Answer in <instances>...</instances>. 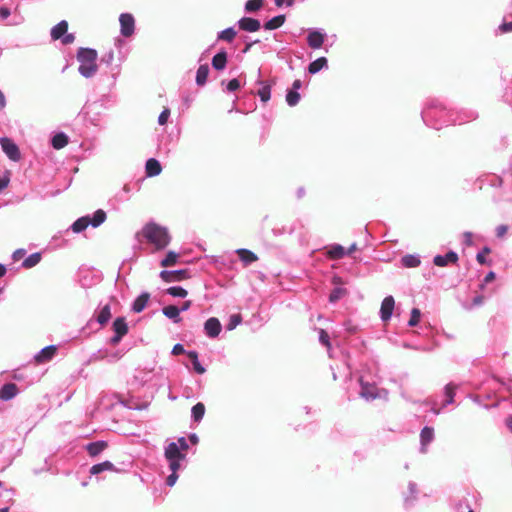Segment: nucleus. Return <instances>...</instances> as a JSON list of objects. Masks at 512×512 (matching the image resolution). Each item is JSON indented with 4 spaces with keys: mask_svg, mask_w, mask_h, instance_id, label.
Segmentation results:
<instances>
[{
    "mask_svg": "<svg viewBox=\"0 0 512 512\" xmlns=\"http://www.w3.org/2000/svg\"><path fill=\"white\" fill-rule=\"evenodd\" d=\"M18 393V387L15 383H7L0 389V399L8 401L14 398Z\"/></svg>",
    "mask_w": 512,
    "mask_h": 512,
    "instance_id": "f8f14e48",
    "label": "nucleus"
},
{
    "mask_svg": "<svg viewBox=\"0 0 512 512\" xmlns=\"http://www.w3.org/2000/svg\"><path fill=\"white\" fill-rule=\"evenodd\" d=\"M9 15H10V10L8 8H6V7H1L0 8V17L2 19L8 18Z\"/></svg>",
    "mask_w": 512,
    "mask_h": 512,
    "instance_id": "680f3d73",
    "label": "nucleus"
},
{
    "mask_svg": "<svg viewBox=\"0 0 512 512\" xmlns=\"http://www.w3.org/2000/svg\"><path fill=\"white\" fill-rule=\"evenodd\" d=\"M68 144V137L64 133H58L52 138V146L54 149H62Z\"/></svg>",
    "mask_w": 512,
    "mask_h": 512,
    "instance_id": "c85d7f7f",
    "label": "nucleus"
},
{
    "mask_svg": "<svg viewBox=\"0 0 512 512\" xmlns=\"http://www.w3.org/2000/svg\"><path fill=\"white\" fill-rule=\"evenodd\" d=\"M106 220V213L104 210L102 209H99L97 211H95L94 215H93V218L90 219V224L93 226V227H98L99 225H101L104 221Z\"/></svg>",
    "mask_w": 512,
    "mask_h": 512,
    "instance_id": "e433bc0d",
    "label": "nucleus"
},
{
    "mask_svg": "<svg viewBox=\"0 0 512 512\" xmlns=\"http://www.w3.org/2000/svg\"><path fill=\"white\" fill-rule=\"evenodd\" d=\"M120 31L124 37H130L135 30V19L130 13H122L119 17Z\"/></svg>",
    "mask_w": 512,
    "mask_h": 512,
    "instance_id": "20e7f679",
    "label": "nucleus"
},
{
    "mask_svg": "<svg viewBox=\"0 0 512 512\" xmlns=\"http://www.w3.org/2000/svg\"><path fill=\"white\" fill-rule=\"evenodd\" d=\"M89 224H90V218L88 216L81 217V218L77 219L72 224V230L75 233H80V232L84 231L88 227Z\"/></svg>",
    "mask_w": 512,
    "mask_h": 512,
    "instance_id": "cd10ccee",
    "label": "nucleus"
},
{
    "mask_svg": "<svg viewBox=\"0 0 512 512\" xmlns=\"http://www.w3.org/2000/svg\"><path fill=\"white\" fill-rule=\"evenodd\" d=\"M178 443H179V448L182 450H187L189 448L184 437L179 438Z\"/></svg>",
    "mask_w": 512,
    "mask_h": 512,
    "instance_id": "e2e57ef3",
    "label": "nucleus"
},
{
    "mask_svg": "<svg viewBox=\"0 0 512 512\" xmlns=\"http://www.w3.org/2000/svg\"><path fill=\"white\" fill-rule=\"evenodd\" d=\"M490 252H491V250H490V248H489V247H484V248L482 249V251H481V252H479V253L477 254V256H476L477 261H478L480 264H482V265H483V264H485V263H486V258H485V256H486L487 254H489Z\"/></svg>",
    "mask_w": 512,
    "mask_h": 512,
    "instance_id": "09e8293b",
    "label": "nucleus"
},
{
    "mask_svg": "<svg viewBox=\"0 0 512 512\" xmlns=\"http://www.w3.org/2000/svg\"><path fill=\"white\" fill-rule=\"evenodd\" d=\"M285 15H278L270 19L264 24L266 30H274L281 27L285 23Z\"/></svg>",
    "mask_w": 512,
    "mask_h": 512,
    "instance_id": "393cba45",
    "label": "nucleus"
},
{
    "mask_svg": "<svg viewBox=\"0 0 512 512\" xmlns=\"http://www.w3.org/2000/svg\"><path fill=\"white\" fill-rule=\"evenodd\" d=\"M149 299H150V294L149 293H147V292L142 293L140 296H138L135 299V301L133 303V306H132V310L135 313L142 312L146 308Z\"/></svg>",
    "mask_w": 512,
    "mask_h": 512,
    "instance_id": "4468645a",
    "label": "nucleus"
},
{
    "mask_svg": "<svg viewBox=\"0 0 512 512\" xmlns=\"http://www.w3.org/2000/svg\"><path fill=\"white\" fill-rule=\"evenodd\" d=\"M327 255L330 259L337 260L343 258L346 255V251L341 245H334L329 249Z\"/></svg>",
    "mask_w": 512,
    "mask_h": 512,
    "instance_id": "7c9ffc66",
    "label": "nucleus"
},
{
    "mask_svg": "<svg viewBox=\"0 0 512 512\" xmlns=\"http://www.w3.org/2000/svg\"><path fill=\"white\" fill-rule=\"evenodd\" d=\"M236 36V31L233 28H227L220 32L218 39L231 42Z\"/></svg>",
    "mask_w": 512,
    "mask_h": 512,
    "instance_id": "ea45409f",
    "label": "nucleus"
},
{
    "mask_svg": "<svg viewBox=\"0 0 512 512\" xmlns=\"http://www.w3.org/2000/svg\"><path fill=\"white\" fill-rule=\"evenodd\" d=\"M61 39H62V43L67 45V44H71L74 42L75 36L73 34L66 33Z\"/></svg>",
    "mask_w": 512,
    "mask_h": 512,
    "instance_id": "6e6d98bb",
    "label": "nucleus"
},
{
    "mask_svg": "<svg viewBox=\"0 0 512 512\" xmlns=\"http://www.w3.org/2000/svg\"><path fill=\"white\" fill-rule=\"evenodd\" d=\"M110 318H111V308H110L109 304H106L105 306L102 307L99 314L97 315V322L103 326L108 323Z\"/></svg>",
    "mask_w": 512,
    "mask_h": 512,
    "instance_id": "a878e982",
    "label": "nucleus"
},
{
    "mask_svg": "<svg viewBox=\"0 0 512 512\" xmlns=\"http://www.w3.org/2000/svg\"><path fill=\"white\" fill-rule=\"evenodd\" d=\"M165 457L169 459H184L185 455L181 453L179 446L171 442L165 449Z\"/></svg>",
    "mask_w": 512,
    "mask_h": 512,
    "instance_id": "2eb2a0df",
    "label": "nucleus"
},
{
    "mask_svg": "<svg viewBox=\"0 0 512 512\" xmlns=\"http://www.w3.org/2000/svg\"><path fill=\"white\" fill-rule=\"evenodd\" d=\"M494 279H495V273H494V272H489V273L485 276L484 281H485L486 283H488V282L493 281Z\"/></svg>",
    "mask_w": 512,
    "mask_h": 512,
    "instance_id": "774afa93",
    "label": "nucleus"
},
{
    "mask_svg": "<svg viewBox=\"0 0 512 512\" xmlns=\"http://www.w3.org/2000/svg\"><path fill=\"white\" fill-rule=\"evenodd\" d=\"M41 261V254L36 252L28 256L22 263L24 268H32Z\"/></svg>",
    "mask_w": 512,
    "mask_h": 512,
    "instance_id": "72a5a7b5",
    "label": "nucleus"
},
{
    "mask_svg": "<svg viewBox=\"0 0 512 512\" xmlns=\"http://www.w3.org/2000/svg\"><path fill=\"white\" fill-rule=\"evenodd\" d=\"M163 314L166 317L173 319L175 323H179L181 321V317L179 316L180 309L177 306L168 305V306L164 307Z\"/></svg>",
    "mask_w": 512,
    "mask_h": 512,
    "instance_id": "412c9836",
    "label": "nucleus"
},
{
    "mask_svg": "<svg viewBox=\"0 0 512 512\" xmlns=\"http://www.w3.org/2000/svg\"><path fill=\"white\" fill-rule=\"evenodd\" d=\"M205 414V406L199 402L192 407V417L195 422H199Z\"/></svg>",
    "mask_w": 512,
    "mask_h": 512,
    "instance_id": "c9c22d12",
    "label": "nucleus"
},
{
    "mask_svg": "<svg viewBox=\"0 0 512 512\" xmlns=\"http://www.w3.org/2000/svg\"><path fill=\"white\" fill-rule=\"evenodd\" d=\"M327 65V59L325 57H320L309 64L308 71L311 74H315L319 72L322 68Z\"/></svg>",
    "mask_w": 512,
    "mask_h": 512,
    "instance_id": "c756f323",
    "label": "nucleus"
},
{
    "mask_svg": "<svg viewBox=\"0 0 512 512\" xmlns=\"http://www.w3.org/2000/svg\"><path fill=\"white\" fill-rule=\"evenodd\" d=\"M308 45L313 49H318L323 45L324 36L318 31L309 33L307 37Z\"/></svg>",
    "mask_w": 512,
    "mask_h": 512,
    "instance_id": "f3484780",
    "label": "nucleus"
},
{
    "mask_svg": "<svg viewBox=\"0 0 512 512\" xmlns=\"http://www.w3.org/2000/svg\"><path fill=\"white\" fill-rule=\"evenodd\" d=\"M242 321V317L240 314H233L230 316L229 322L227 324L228 330L235 329Z\"/></svg>",
    "mask_w": 512,
    "mask_h": 512,
    "instance_id": "a18cd8bd",
    "label": "nucleus"
},
{
    "mask_svg": "<svg viewBox=\"0 0 512 512\" xmlns=\"http://www.w3.org/2000/svg\"><path fill=\"white\" fill-rule=\"evenodd\" d=\"M177 479H178L177 473L172 472V474H170L167 477V480H166L167 485L168 486H173L176 483Z\"/></svg>",
    "mask_w": 512,
    "mask_h": 512,
    "instance_id": "4d7b16f0",
    "label": "nucleus"
},
{
    "mask_svg": "<svg viewBox=\"0 0 512 512\" xmlns=\"http://www.w3.org/2000/svg\"><path fill=\"white\" fill-rule=\"evenodd\" d=\"M420 316H421L420 310L417 308H413L411 311V317L408 321V325L410 327L416 326L420 321Z\"/></svg>",
    "mask_w": 512,
    "mask_h": 512,
    "instance_id": "49530a36",
    "label": "nucleus"
},
{
    "mask_svg": "<svg viewBox=\"0 0 512 512\" xmlns=\"http://www.w3.org/2000/svg\"><path fill=\"white\" fill-rule=\"evenodd\" d=\"M264 0H248L245 4L247 12H256L262 8Z\"/></svg>",
    "mask_w": 512,
    "mask_h": 512,
    "instance_id": "58836bf2",
    "label": "nucleus"
},
{
    "mask_svg": "<svg viewBox=\"0 0 512 512\" xmlns=\"http://www.w3.org/2000/svg\"><path fill=\"white\" fill-rule=\"evenodd\" d=\"M185 353V350H184V347L183 345L181 344H176L173 349H172V354L173 355H180V354H183Z\"/></svg>",
    "mask_w": 512,
    "mask_h": 512,
    "instance_id": "13d9d810",
    "label": "nucleus"
},
{
    "mask_svg": "<svg viewBox=\"0 0 512 512\" xmlns=\"http://www.w3.org/2000/svg\"><path fill=\"white\" fill-rule=\"evenodd\" d=\"M115 466L110 461H104L102 463L93 465L90 469V473L93 475L102 473L104 471H115Z\"/></svg>",
    "mask_w": 512,
    "mask_h": 512,
    "instance_id": "aec40b11",
    "label": "nucleus"
},
{
    "mask_svg": "<svg viewBox=\"0 0 512 512\" xmlns=\"http://www.w3.org/2000/svg\"><path fill=\"white\" fill-rule=\"evenodd\" d=\"M302 86V82L301 80L299 79H296L293 84H292V89L291 90H294V91H297L298 89H300Z\"/></svg>",
    "mask_w": 512,
    "mask_h": 512,
    "instance_id": "338daca9",
    "label": "nucleus"
},
{
    "mask_svg": "<svg viewBox=\"0 0 512 512\" xmlns=\"http://www.w3.org/2000/svg\"><path fill=\"white\" fill-rule=\"evenodd\" d=\"M319 340L327 348H330L331 344H330V340H329V335L324 329H320V331H319Z\"/></svg>",
    "mask_w": 512,
    "mask_h": 512,
    "instance_id": "de8ad7c7",
    "label": "nucleus"
},
{
    "mask_svg": "<svg viewBox=\"0 0 512 512\" xmlns=\"http://www.w3.org/2000/svg\"><path fill=\"white\" fill-rule=\"evenodd\" d=\"M227 64V53L221 51L212 58V66L215 70L221 71L226 67Z\"/></svg>",
    "mask_w": 512,
    "mask_h": 512,
    "instance_id": "a211bd4d",
    "label": "nucleus"
},
{
    "mask_svg": "<svg viewBox=\"0 0 512 512\" xmlns=\"http://www.w3.org/2000/svg\"><path fill=\"white\" fill-rule=\"evenodd\" d=\"M179 258V254L173 252V251H170L167 253V255L165 256V258L161 261V266L162 267H170V266H173L177 263V260Z\"/></svg>",
    "mask_w": 512,
    "mask_h": 512,
    "instance_id": "4c0bfd02",
    "label": "nucleus"
},
{
    "mask_svg": "<svg viewBox=\"0 0 512 512\" xmlns=\"http://www.w3.org/2000/svg\"><path fill=\"white\" fill-rule=\"evenodd\" d=\"M499 29L503 33L512 32V21L511 22H504L500 25Z\"/></svg>",
    "mask_w": 512,
    "mask_h": 512,
    "instance_id": "5fc2aeb1",
    "label": "nucleus"
},
{
    "mask_svg": "<svg viewBox=\"0 0 512 512\" xmlns=\"http://www.w3.org/2000/svg\"><path fill=\"white\" fill-rule=\"evenodd\" d=\"M9 184L8 177H0V192L5 189Z\"/></svg>",
    "mask_w": 512,
    "mask_h": 512,
    "instance_id": "052dcab7",
    "label": "nucleus"
},
{
    "mask_svg": "<svg viewBox=\"0 0 512 512\" xmlns=\"http://www.w3.org/2000/svg\"><path fill=\"white\" fill-rule=\"evenodd\" d=\"M239 28L243 31L247 32H256L260 29L261 24L259 20L250 18V17H243L238 22Z\"/></svg>",
    "mask_w": 512,
    "mask_h": 512,
    "instance_id": "6e6552de",
    "label": "nucleus"
},
{
    "mask_svg": "<svg viewBox=\"0 0 512 512\" xmlns=\"http://www.w3.org/2000/svg\"><path fill=\"white\" fill-rule=\"evenodd\" d=\"M262 87L257 91V95L260 97L262 102H267L271 97V85L267 82L259 81Z\"/></svg>",
    "mask_w": 512,
    "mask_h": 512,
    "instance_id": "bb28decb",
    "label": "nucleus"
},
{
    "mask_svg": "<svg viewBox=\"0 0 512 512\" xmlns=\"http://www.w3.org/2000/svg\"><path fill=\"white\" fill-rule=\"evenodd\" d=\"M68 30V23L65 20L60 21L51 30V37L53 40L61 39Z\"/></svg>",
    "mask_w": 512,
    "mask_h": 512,
    "instance_id": "dca6fc26",
    "label": "nucleus"
},
{
    "mask_svg": "<svg viewBox=\"0 0 512 512\" xmlns=\"http://www.w3.org/2000/svg\"><path fill=\"white\" fill-rule=\"evenodd\" d=\"M345 294H346V290L345 289L339 288V287L335 288L330 293L329 300H330V302H336L339 299H341Z\"/></svg>",
    "mask_w": 512,
    "mask_h": 512,
    "instance_id": "c03bdc74",
    "label": "nucleus"
},
{
    "mask_svg": "<svg viewBox=\"0 0 512 512\" xmlns=\"http://www.w3.org/2000/svg\"><path fill=\"white\" fill-rule=\"evenodd\" d=\"M508 230H509V227L507 225H504V224L499 225L495 229L496 236L498 238H504L505 235L507 234Z\"/></svg>",
    "mask_w": 512,
    "mask_h": 512,
    "instance_id": "8fccbe9b",
    "label": "nucleus"
},
{
    "mask_svg": "<svg viewBox=\"0 0 512 512\" xmlns=\"http://www.w3.org/2000/svg\"><path fill=\"white\" fill-rule=\"evenodd\" d=\"M113 330L116 334L125 336L128 333V325L124 318H116L113 322Z\"/></svg>",
    "mask_w": 512,
    "mask_h": 512,
    "instance_id": "5701e85b",
    "label": "nucleus"
},
{
    "mask_svg": "<svg viewBox=\"0 0 512 512\" xmlns=\"http://www.w3.org/2000/svg\"><path fill=\"white\" fill-rule=\"evenodd\" d=\"M237 254L240 260L246 264H250L258 260L257 255L248 249H239L237 250Z\"/></svg>",
    "mask_w": 512,
    "mask_h": 512,
    "instance_id": "b1692460",
    "label": "nucleus"
},
{
    "mask_svg": "<svg viewBox=\"0 0 512 512\" xmlns=\"http://www.w3.org/2000/svg\"><path fill=\"white\" fill-rule=\"evenodd\" d=\"M0 145L3 152L10 160L17 162L21 159L19 147L12 139L8 137H2L0 138Z\"/></svg>",
    "mask_w": 512,
    "mask_h": 512,
    "instance_id": "7ed1b4c3",
    "label": "nucleus"
},
{
    "mask_svg": "<svg viewBox=\"0 0 512 512\" xmlns=\"http://www.w3.org/2000/svg\"><path fill=\"white\" fill-rule=\"evenodd\" d=\"M395 306V300L392 296L384 298L381 304L380 313L381 319L387 321L391 318Z\"/></svg>",
    "mask_w": 512,
    "mask_h": 512,
    "instance_id": "0eeeda50",
    "label": "nucleus"
},
{
    "mask_svg": "<svg viewBox=\"0 0 512 512\" xmlns=\"http://www.w3.org/2000/svg\"><path fill=\"white\" fill-rule=\"evenodd\" d=\"M457 261H458V255L455 252H453V251H449L445 255H437V256H435L434 260H433V263L436 266L444 267L448 263H456Z\"/></svg>",
    "mask_w": 512,
    "mask_h": 512,
    "instance_id": "9b49d317",
    "label": "nucleus"
},
{
    "mask_svg": "<svg viewBox=\"0 0 512 512\" xmlns=\"http://www.w3.org/2000/svg\"><path fill=\"white\" fill-rule=\"evenodd\" d=\"M187 356L189 357V359L192 361V364H193V368L194 370L198 373V374H204L205 373V368L200 364L199 360H198V354L197 352L195 351H189L187 352Z\"/></svg>",
    "mask_w": 512,
    "mask_h": 512,
    "instance_id": "473e14b6",
    "label": "nucleus"
},
{
    "mask_svg": "<svg viewBox=\"0 0 512 512\" xmlns=\"http://www.w3.org/2000/svg\"><path fill=\"white\" fill-rule=\"evenodd\" d=\"M206 334L211 337H217L221 332V324L217 318H209L204 325Z\"/></svg>",
    "mask_w": 512,
    "mask_h": 512,
    "instance_id": "1a4fd4ad",
    "label": "nucleus"
},
{
    "mask_svg": "<svg viewBox=\"0 0 512 512\" xmlns=\"http://www.w3.org/2000/svg\"><path fill=\"white\" fill-rule=\"evenodd\" d=\"M162 167L158 160L150 158L147 160L145 165V172L148 177H154L161 173Z\"/></svg>",
    "mask_w": 512,
    "mask_h": 512,
    "instance_id": "ddd939ff",
    "label": "nucleus"
},
{
    "mask_svg": "<svg viewBox=\"0 0 512 512\" xmlns=\"http://www.w3.org/2000/svg\"><path fill=\"white\" fill-rule=\"evenodd\" d=\"M454 395H455V386L452 384H448L445 387V404H451L454 401Z\"/></svg>",
    "mask_w": 512,
    "mask_h": 512,
    "instance_id": "37998d69",
    "label": "nucleus"
},
{
    "mask_svg": "<svg viewBox=\"0 0 512 512\" xmlns=\"http://www.w3.org/2000/svg\"><path fill=\"white\" fill-rule=\"evenodd\" d=\"M25 254V250L23 249H18L14 252L13 254V258L14 260H19L20 258H22Z\"/></svg>",
    "mask_w": 512,
    "mask_h": 512,
    "instance_id": "0e129e2a",
    "label": "nucleus"
},
{
    "mask_svg": "<svg viewBox=\"0 0 512 512\" xmlns=\"http://www.w3.org/2000/svg\"><path fill=\"white\" fill-rule=\"evenodd\" d=\"M170 115V110L165 108L158 117V122L160 125H165L168 121Z\"/></svg>",
    "mask_w": 512,
    "mask_h": 512,
    "instance_id": "3c124183",
    "label": "nucleus"
},
{
    "mask_svg": "<svg viewBox=\"0 0 512 512\" xmlns=\"http://www.w3.org/2000/svg\"><path fill=\"white\" fill-rule=\"evenodd\" d=\"M167 293L173 297H182V298L186 297L188 294L184 288L179 287V286H174V287L168 288Z\"/></svg>",
    "mask_w": 512,
    "mask_h": 512,
    "instance_id": "79ce46f5",
    "label": "nucleus"
},
{
    "mask_svg": "<svg viewBox=\"0 0 512 512\" xmlns=\"http://www.w3.org/2000/svg\"><path fill=\"white\" fill-rule=\"evenodd\" d=\"M107 443L105 441H96L89 443L86 447L87 452L90 456H97L102 451H104L107 448Z\"/></svg>",
    "mask_w": 512,
    "mask_h": 512,
    "instance_id": "6ab92c4d",
    "label": "nucleus"
},
{
    "mask_svg": "<svg viewBox=\"0 0 512 512\" xmlns=\"http://www.w3.org/2000/svg\"><path fill=\"white\" fill-rule=\"evenodd\" d=\"M122 337V335H118L115 333V335L110 339V343L112 345H117L121 341Z\"/></svg>",
    "mask_w": 512,
    "mask_h": 512,
    "instance_id": "69168bd1",
    "label": "nucleus"
},
{
    "mask_svg": "<svg viewBox=\"0 0 512 512\" xmlns=\"http://www.w3.org/2000/svg\"><path fill=\"white\" fill-rule=\"evenodd\" d=\"M239 88H240V82L236 78L230 80L227 84V90L230 92L236 91Z\"/></svg>",
    "mask_w": 512,
    "mask_h": 512,
    "instance_id": "603ef678",
    "label": "nucleus"
},
{
    "mask_svg": "<svg viewBox=\"0 0 512 512\" xmlns=\"http://www.w3.org/2000/svg\"><path fill=\"white\" fill-rule=\"evenodd\" d=\"M80 62L79 72L84 77H91L97 71V51L90 48H80L77 53Z\"/></svg>",
    "mask_w": 512,
    "mask_h": 512,
    "instance_id": "f03ea898",
    "label": "nucleus"
},
{
    "mask_svg": "<svg viewBox=\"0 0 512 512\" xmlns=\"http://www.w3.org/2000/svg\"><path fill=\"white\" fill-rule=\"evenodd\" d=\"M182 459H169V463H170V469L172 470V472L174 473H177L178 469L180 468V461Z\"/></svg>",
    "mask_w": 512,
    "mask_h": 512,
    "instance_id": "864d4df0",
    "label": "nucleus"
},
{
    "mask_svg": "<svg viewBox=\"0 0 512 512\" xmlns=\"http://www.w3.org/2000/svg\"><path fill=\"white\" fill-rule=\"evenodd\" d=\"M209 75V67L207 64L200 65L196 73V83L199 86H203Z\"/></svg>",
    "mask_w": 512,
    "mask_h": 512,
    "instance_id": "4be33fe9",
    "label": "nucleus"
},
{
    "mask_svg": "<svg viewBox=\"0 0 512 512\" xmlns=\"http://www.w3.org/2000/svg\"><path fill=\"white\" fill-rule=\"evenodd\" d=\"M160 277L165 282H179L190 278V273L187 269L167 271L163 270L160 272Z\"/></svg>",
    "mask_w": 512,
    "mask_h": 512,
    "instance_id": "39448f33",
    "label": "nucleus"
},
{
    "mask_svg": "<svg viewBox=\"0 0 512 512\" xmlns=\"http://www.w3.org/2000/svg\"><path fill=\"white\" fill-rule=\"evenodd\" d=\"M361 384L360 396L369 400L378 396L377 387L374 384L364 382L362 378L359 380Z\"/></svg>",
    "mask_w": 512,
    "mask_h": 512,
    "instance_id": "9d476101",
    "label": "nucleus"
},
{
    "mask_svg": "<svg viewBox=\"0 0 512 512\" xmlns=\"http://www.w3.org/2000/svg\"><path fill=\"white\" fill-rule=\"evenodd\" d=\"M434 438V430L431 427H424L420 434L421 444L427 446Z\"/></svg>",
    "mask_w": 512,
    "mask_h": 512,
    "instance_id": "2f4dec72",
    "label": "nucleus"
},
{
    "mask_svg": "<svg viewBox=\"0 0 512 512\" xmlns=\"http://www.w3.org/2000/svg\"><path fill=\"white\" fill-rule=\"evenodd\" d=\"M300 101V94L297 91L289 90L286 95V102L289 106H295Z\"/></svg>",
    "mask_w": 512,
    "mask_h": 512,
    "instance_id": "a19ab883",
    "label": "nucleus"
},
{
    "mask_svg": "<svg viewBox=\"0 0 512 512\" xmlns=\"http://www.w3.org/2000/svg\"><path fill=\"white\" fill-rule=\"evenodd\" d=\"M141 234L149 243L153 244L157 250L164 249L170 242L167 229L153 222L146 224Z\"/></svg>",
    "mask_w": 512,
    "mask_h": 512,
    "instance_id": "f257e3e1",
    "label": "nucleus"
},
{
    "mask_svg": "<svg viewBox=\"0 0 512 512\" xmlns=\"http://www.w3.org/2000/svg\"><path fill=\"white\" fill-rule=\"evenodd\" d=\"M401 262L403 266L406 268H415L419 266L420 259L414 255H405L404 257H402Z\"/></svg>",
    "mask_w": 512,
    "mask_h": 512,
    "instance_id": "f704fd0d",
    "label": "nucleus"
},
{
    "mask_svg": "<svg viewBox=\"0 0 512 512\" xmlns=\"http://www.w3.org/2000/svg\"><path fill=\"white\" fill-rule=\"evenodd\" d=\"M294 3V0H275V5L277 7H281L283 4H286L287 6H292Z\"/></svg>",
    "mask_w": 512,
    "mask_h": 512,
    "instance_id": "bf43d9fd",
    "label": "nucleus"
},
{
    "mask_svg": "<svg viewBox=\"0 0 512 512\" xmlns=\"http://www.w3.org/2000/svg\"><path fill=\"white\" fill-rule=\"evenodd\" d=\"M57 346L49 345L43 348L38 354L34 356V361L36 364H44L53 359V357L57 353Z\"/></svg>",
    "mask_w": 512,
    "mask_h": 512,
    "instance_id": "423d86ee",
    "label": "nucleus"
}]
</instances>
